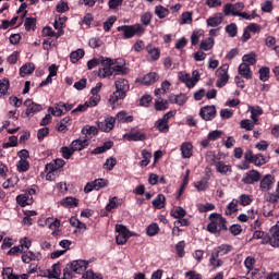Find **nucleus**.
<instances>
[{
  "instance_id": "nucleus-6",
  "label": "nucleus",
  "mask_w": 279,
  "mask_h": 279,
  "mask_svg": "<svg viewBox=\"0 0 279 279\" xmlns=\"http://www.w3.org/2000/svg\"><path fill=\"white\" fill-rule=\"evenodd\" d=\"M199 117H202L204 121H213V119L217 117V108H215V106H205L201 108Z\"/></svg>"
},
{
  "instance_id": "nucleus-32",
  "label": "nucleus",
  "mask_w": 279,
  "mask_h": 279,
  "mask_svg": "<svg viewBox=\"0 0 279 279\" xmlns=\"http://www.w3.org/2000/svg\"><path fill=\"white\" fill-rule=\"evenodd\" d=\"M201 49H203V51H210V49H213V47H215V39L213 37H209L205 40H203L201 43Z\"/></svg>"
},
{
  "instance_id": "nucleus-12",
  "label": "nucleus",
  "mask_w": 279,
  "mask_h": 279,
  "mask_svg": "<svg viewBox=\"0 0 279 279\" xmlns=\"http://www.w3.org/2000/svg\"><path fill=\"white\" fill-rule=\"evenodd\" d=\"M262 243H270L271 247H279V233L277 229H270V235L267 240H262Z\"/></svg>"
},
{
  "instance_id": "nucleus-58",
  "label": "nucleus",
  "mask_w": 279,
  "mask_h": 279,
  "mask_svg": "<svg viewBox=\"0 0 279 279\" xmlns=\"http://www.w3.org/2000/svg\"><path fill=\"white\" fill-rule=\"evenodd\" d=\"M197 207L199 213H208V210H215V205L211 203H207L205 205L199 204Z\"/></svg>"
},
{
  "instance_id": "nucleus-30",
  "label": "nucleus",
  "mask_w": 279,
  "mask_h": 279,
  "mask_svg": "<svg viewBox=\"0 0 279 279\" xmlns=\"http://www.w3.org/2000/svg\"><path fill=\"white\" fill-rule=\"evenodd\" d=\"M166 199L167 198L162 194L157 195L156 198L153 201L154 208H157L158 210L165 208Z\"/></svg>"
},
{
  "instance_id": "nucleus-47",
  "label": "nucleus",
  "mask_w": 279,
  "mask_h": 279,
  "mask_svg": "<svg viewBox=\"0 0 279 279\" xmlns=\"http://www.w3.org/2000/svg\"><path fill=\"white\" fill-rule=\"evenodd\" d=\"M114 167H117V159L113 157L107 159L104 165V169H106L107 171H112Z\"/></svg>"
},
{
  "instance_id": "nucleus-23",
  "label": "nucleus",
  "mask_w": 279,
  "mask_h": 279,
  "mask_svg": "<svg viewBox=\"0 0 279 279\" xmlns=\"http://www.w3.org/2000/svg\"><path fill=\"white\" fill-rule=\"evenodd\" d=\"M114 120L119 121V123H132V121H134V117L128 116V113L125 111H120L116 116Z\"/></svg>"
},
{
  "instance_id": "nucleus-22",
  "label": "nucleus",
  "mask_w": 279,
  "mask_h": 279,
  "mask_svg": "<svg viewBox=\"0 0 279 279\" xmlns=\"http://www.w3.org/2000/svg\"><path fill=\"white\" fill-rule=\"evenodd\" d=\"M209 265H211V267L214 269H217V267H222L223 266V260H221L219 258V254L216 253L215 251L211 253V256L209 258Z\"/></svg>"
},
{
  "instance_id": "nucleus-41",
  "label": "nucleus",
  "mask_w": 279,
  "mask_h": 279,
  "mask_svg": "<svg viewBox=\"0 0 279 279\" xmlns=\"http://www.w3.org/2000/svg\"><path fill=\"white\" fill-rule=\"evenodd\" d=\"M78 202L80 201L77 198H75V197H65L61 202V204H62V206L73 208V206H77Z\"/></svg>"
},
{
  "instance_id": "nucleus-29",
  "label": "nucleus",
  "mask_w": 279,
  "mask_h": 279,
  "mask_svg": "<svg viewBox=\"0 0 279 279\" xmlns=\"http://www.w3.org/2000/svg\"><path fill=\"white\" fill-rule=\"evenodd\" d=\"M214 252H216V254L219 256H226V254H230V252H232V245L221 244L220 246L216 247Z\"/></svg>"
},
{
  "instance_id": "nucleus-36",
  "label": "nucleus",
  "mask_w": 279,
  "mask_h": 279,
  "mask_svg": "<svg viewBox=\"0 0 279 279\" xmlns=\"http://www.w3.org/2000/svg\"><path fill=\"white\" fill-rule=\"evenodd\" d=\"M238 206H239V201L233 198L231 203L227 206L226 215L230 216L236 213V210H239Z\"/></svg>"
},
{
  "instance_id": "nucleus-52",
  "label": "nucleus",
  "mask_w": 279,
  "mask_h": 279,
  "mask_svg": "<svg viewBox=\"0 0 279 279\" xmlns=\"http://www.w3.org/2000/svg\"><path fill=\"white\" fill-rule=\"evenodd\" d=\"M10 88V81L8 78H3L0 81V94L5 95L8 89Z\"/></svg>"
},
{
  "instance_id": "nucleus-1",
  "label": "nucleus",
  "mask_w": 279,
  "mask_h": 279,
  "mask_svg": "<svg viewBox=\"0 0 279 279\" xmlns=\"http://www.w3.org/2000/svg\"><path fill=\"white\" fill-rule=\"evenodd\" d=\"M102 69L98 70L99 77H110L112 73L116 75H128V68L123 65H114L119 64V60L112 61L110 58L101 59Z\"/></svg>"
},
{
  "instance_id": "nucleus-13",
  "label": "nucleus",
  "mask_w": 279,
  "mask_h": 279,
  "mask_svg": "<svg viewBox=\"0 0 279 279\" xmlns=\"http://www.w3.org/2000/svg\"><path fill=\"white\" fill-rule=\"evenodd\" d=\"M71 269L75 274H82V271H86V269H88V262L82 259L74 260L71 264Z\"/></svg>"
},
{
  "instance_id": "nucleus-19",
  "label": "nucleus",
  "mask_w": 279,
  "mask_h": 279,
  "mask_svg": "<svg viewBox=\"0 0 279 279\" xmlns=\"http://www.w3.org/2000/svg\"><path fill=\"white\" fill-rule=\"evenodd\" d=\"M223 23V14L218 13L214 17L207 19L208 27H219Z\"/></svg>"
},
{
  "instance_id": "nucleus-55",
  "label": "nucleus",
  "mask_w": 279,
  "mask_h": 279,
  "mask_svg": "<svg viewBox=\"0 0 279 279\" xmlns=\"http://www.w3.org/2000/svg\"><path fill=\"white\" fill-rule=\"evenodd\" d=\"M184 247H186V244L184 243V241H181L175 245V250L179 258H184Z\"/></svg>"
},
{
  "instance_id": "nucleus-59",
  "label": "nucleus",
  "mask_w": 279,
  "mask_h": 279,
  "mask_svg": "<svg viewBox=\"0 0 279 279\" xmlns=\"http://www.w3.org/2000/svg\"><path fill=\"white\" fill-rule=\"evenodd\" d=\"M70 121H71V118H69V117L62 119L61 122L57 125L58 132H64V130H66V125H68V123H70Z\"/></svg>"
},
{
  "instance_id": "nucleus-20",
  "label": "nucleus",
  "mask_w": 279,
  "mask_h": 279,
  "mask_svg": "<svg viewBox=\"0 0 279 279\" xmlns=\"http://www.w3.org/2000/svg\"><path fill=\"white\" fill-rule=\"evenodd\" d=\"M124 138H126V141H145L147 138V135H145V133L142 132H135V133H126L124 134Z\"/></svg>"
},
{
  "instance_id": "nucleus-57",
  "label": "nucleus",
  "mask_w": 279,
  "mask_h": 279,
  "mask_svg": "<svg viewBox=\"0 0 279 279\" xmlns=\"http://www.w3.org/2000/svg\"><path fill=\"white\" fill-rule=\"evenodd\" d=\"M240 125L242 130H247L248 132L254 130V122L252 120H242Z\"/></svg>"
},
{
  "instance_id": "nucleus-49",
  "label": "nucleus",
  "mask_w": 279,
  "mask_h": 279,
  "mask_svg": "<svg viewBox=\"0 0 279 279\" xmlns=\"http://www.w3.org/2000/svg\"><path fill=\"white\" fill-rule=\"evenodd\" d=\"M24 27H25L26 32H29V29H34V27H36V19L26 17V20L24 22Z\"/></svg>"
},
{
  "instance_id": "nucleus-54",
  "label": "nucleus",
  "mask_w": 279,
  "mask_h": 279,
  "mask_svg": "<svg viewBox=\"0 0 279 279\" xmlns=\"http://www.w3.org/2000/svg\"><path fill=\"white\" fill-rule=\"evenodd\" d=\"M120 204H121V199H119L117 196H114L112 199H110V202L106 208H107V210H112L114 208H119Z\"/></svg>"
},
{
  "instance_id": "nucleus-10",
  "label": "nucleus",
  "mask_w": 279,
  "mask_h": 279,
  "mask_svg": "<svg viewBox=\"0 0 279 279\" xmlns=\"http://www.w3.org/2000/svg\"><path fill=\"white\" fill-rule=\"evenodd\" d=\"M260 181V172L257 170H251L246 173V175L242 179L244 184H255V182Z\"/></svg>"
},
{
  "instance_id": "nucleus-62",
  "label": "nucleus",
  "mask_w": 279,
  "mask_h": 279,
  "mask_svg": "<svg viewBox=\"0 0 279 279\" xmlns=\"http://www.w3.org/2000/svg\"><path fill=\"white\" fill-rule=\"evenodd\" d=\"M199 38H202V31H194L191 36V44L197 45L199 43Z\"/></svg>"
},
{
  "instance_id": "nucleus-11",
  "label": "nucleus",
  "mask_w": 279,
  "mask_h": 279,
  "mask_svg": "<svg viewBox=\"0 0 279 279\" xmlns=\"http://www.w3.org/2000/svg\"><path fill=\"white\" fill-rule=\"evenodd\" d=\"M116 121L113 117L107 118L102 122H98V129L101 132H110L113 130Z\"/></svg>"
},
{
  "instance_id": "nucleus-14",
  "label": "nucleus",
  "mask_w": 279,
  "mask_h": 279,
  "mask_svg": "<svg viewBox=\"0 0 279 279\" xmlns=\"http://www.w3.org/2000/svg\"><path fill=\"white\" fill-rule=\"evenodd\" d=\"M274 182H276V179L274 178V175L271 174H266L260 183L259 186L263 191H269V189H271V186H274Z\"/></svg>"
},
{
  "instance_id": "nucleus-5",
  "label": "nucleus",
  "mask_w": 279,
  "mask_h": 279,
  "mask_svg": "<svg viewBox=\"0 0 279 279\" xmlns=\"http://www.w3.org/2000/svg\"><path fill=\"white\" fill-rule=\"evenodd\" d=\"M228 69H230V65L223 64L217 70L219 80L217 81L216 85L218 88H223V86L228 84V80H230V75H228Z\"/></svg>"
},
{
  "instance_id": "nucleus-26",
  "label": "nucleus",
  "mask_w": 279,
  "mask_h": 279,
  "mask_svg": "<svg viewBox=\"0 0 279 279\" xmlns=\"http://www.w3.org/2000/svg\"><path fill=\"white\" fill-rule=\"evenodd\" d=\"M99 130L96 126L83 128L82 133L85 134V138L90 141L93 136H97Z\"/></svg>"
},
{
  "instance_id": "nucleus-43",
  "label": "nucleus",
  "mask_w": 279,
  "mask_h": 279,
  "mask_svg": "<svg viewBox=\"0 0 279 279\" xmlns=\"http://www.w3.org/2000/svg\"><path fill=\"white\" fill-rule=\"evenodd\" d=\"M17 171H20V173H25V171H27V169H29V161L27 159H21L17 165Z\"/></svg>"
},
{
  "instance_id": "nucleus-21",
  "label": "nucleus",
  "mask_w": 279,
  "mask_h": 279,
  "mask_svg": "<svg viewBox=\"0 0 279 279\" xmlns=\"http://www.w3.org/2000/svg\"><path fill=\"white\" fill-rule=\"evenodd\" d=\"M36 71V65L34 63H26L20 69L21 77H25V75H32Z\"/></svg>"
},
{
  "instance_id": "nucleus-63",
  "label": "nucleus",
  "mask_w": 279,
  "mask_h": 279,
  "mask_svg": "<svg viewBox=\"0 0 279 279\" xmlns=\"http://www.w3.org/2000/svg\"><path fill=\"white\" fill-rule=\"evenodd\" d=\"M221 134H223V132L216 130V131H211L209 132L207 138L208 141H217V138L221 137Z\"/></svg>"
},
{
  "instance_id": "nucleus-35",
  "label": "nucleus",
  "mask_w": 279,
  "mask_h": 279,
  "mask_svg": "<svg viewBox=\"0 0 279 279\" xmlns=\"http://www.w3.org/2000/svg\"><path fill=\"white\" fill-rule=\"evenodd\" d=\"M112 145H114V143L106 142L102 146L96 147L92 150V154H104L105 151H108V149H112Z\"/></svg>"
},
{
  "instance_id": "nucleus-8",
  "label": "nucleus",
  "mask_w": 279,
  "mask_h": 279,
  "mask_svg": "<svg viewBox=\"0 0 279 279\" xmlns=\"http://www.w3.org/2000/svg\"><path fill=\"white\" fill-rule=\"evenodd\" d=\"M245 8V4H243V2H236L234 4L232 3H227L223 7V13L225 16H230V14L232 16H234V12H242V10Z\"/></svg>"
},
{
  "instance_id": "nucleus-51",
  "label": "nucleus",
  "mask_w": 279,
  "mask_h": 279,
  "mask_svg": "<svg viewBox=\"0 0 279 279\" xmlns=\"http://www.w3.org/2000/svg\"><path fill=\"white\" fill-rule=\"evenodd\" d=\"M169 108V101L168 100H157L155 102V109L162 111V110H167Z\"/></svg>"
},
{
  "instance_id": "nucleus-28",
  "label": "nucleus",
  "mask_w": 279,
  "mask_h": 279,
  "mask_svg": "<svg viewBox=\"0 0 279 279\" xmlns=\"http://www.w3.org/2000/svg\"><path fill=\"white\" fill-rule=\"evenodd\" d=\"M174 228L172 229V234H177L180 236V226H189V219L186 218H179V220L174 221Z\"/></svg>"
},
{
  "instance_id": "nucleus-24",
  "label": "nucleus",
  "mask_w": 279,
  "mask_h": 279,
  "mask_svg": "<svg viewBox=\"0 0 279 279\" xmlns=\"http://www.w3.org/2000/svg\"><path fill=\"white\" fill-rule=\"evenodd\" d=\"M181 154L183 158H191L193 156V144L192 143H183L181 145Z\"/></svg>"
},
{
  "instance_id": "nucleus-60",
  "label": "nucleus",
  "mask_w": 279,
  "mask_h": 279,
  "mask_svg": "<svg viewBox=\"0 0 279 279\" xmlns=\"http://www.w3.org/2000/svg\"><path fill=\"white\" fill-rule=\"evenodd\" d=\"M240 204L241 206H250V204H252V196L247 194H242L240 196Z\"/></svg>"
},
{
  "instance_id": "nucleus-2",
  "label": "nucleus",
  "mask_w": 279,
  "mask_h": 279,
  "mask_svg": "<svg viewBox=\"0 0 279 279\" xmlns=\"http://www.w3.org/2000/svg\"><path fill=\"white\" fill-rule=\"evenodd\" d=\"M114 86L117 90L110 96L109 104H117L120 99H125L130 90V83L125 78L116 81Z\"/></svg>"
},
{
  "instance_id": "nucleus-38",
  "label": "nucleus",
  "mask_w": 279,
  "mask_h": 279,
  "mask_svg": "<svg viewBox=\"0 0 279 279\" xmlns=\"http://www.w3.org/2000/svg\"><path fill=\"white\" fill-rule=\"evenodd\" d=\"M146 51L150 58V60H158L160 58V50L158 48H151V47H147Z\"/></svg>"
},
{
  "instance_id": "nucleus-34",
  "label": "nucleus",
  "mask_w": 279,
  "mask_h": 279,
  "mask_svg": "<svg viewBox=\"0 0 279 279\" xmlns=\"http://www.w3.org/2000/svg\"><path fill=\"white\" fill-rule=\"evenodd\" d=\"M2 276H7L8 279H27L29 278V276H27V274L24 275H12L11 269L7 268L2 270Z\"/></svg>"
},
{
  "instance_id": "nucleus-17",
  "label": "nucleus",
  "mask_w": 279,
  "mask_h": 279,
  "mask_svg": "<svg viewBox=\"0 0 279 279\" xmlns=\"http://www.w3.org/2000/svg\"><path fill=\"white\" fill-rule=\"evenodd\" d=\"M239 75H241L245 80H252V70H250V64L241 63L239 65Z\"/></svg>"
},
{
  "instance_id": "nucleus-48",
  "label": "nucleus",
  "mask_w": 279,
  "mask_h": 279,
  "mask_svg": "<svg viewBox=\"0 0 279 279\" xmlns=\"http://www.w3.org/2000/svg\"><path fill=\"white\" fill-rule=\"evenodd\" d=\"M95 191H99V189H104L108 186V181L105 179H96L93 181Z\"/></svg>"
},
{
  "instance_id": "nucleus-42",
  "label": "nucleus",
  "mask_w": 279,
  "mask_h": 279,
  "mask_svg": "<svg viewBox=\"0 0 279 279\" xmlns=\"http://www.w3.org/2000/svg\"><path fill=\"white\" fill-rule=\"evenodd\" d=\"M242 60H243V63L254 66V64H256V54L255 53L244 54L242 57Z\"/></svg>"
},
{
  "instance_id": "nucleus-39",
  "label": "nucleus",
  "mask_w": 279,
  "mask_h": 279,
  "mask_svg": "<svg viewBox=\"0 0 279 279\" xmlns=\"http://www.w3.org/2000/svg\"><path fill=\"white\" fill-rule=\"evenodd\" d=\"M142 158L143 160L140 162L141 167H147V165H149L150 160H151V153H149L148 150H142Z\"/></svg>"
},
{
  "instance_id": "nucleus-64",
  "label": "nucleus",
  "mask_w": 279,
  "mask_h": 279,
  "mask_svg": "<svg viewBox=\"0 0 279 279\" xmlns=\"http://www.w3.org/2000/svg\"><path fill=\"white\" fill-rule=\"evenodd\" d=\"M226 32L231 36V38H234V36H236V24H229L226 27Z\"/></svg>"
},
{
  "instance_id": "nucleus-46",
  "label": "nucleus",
  "mask_w": 279,
  "mask_h": 279,
  "mask_svg": "<svg viewBox=\"0 0 279 279\" xmlns=\"http://www.w3.org/2000/svg\"><path fill=\"white\" fill-rule=\"evenodd\" d=\"M160 228L157 223H151L147 227L146 232L148 236H156V234L159 232Z\"/></svg>"
},
{
  "instance_id": "nucleus-56",
  "label": "nucleus",
  "mask_w": 279,
  "mask_h": 279,
  "mask_svg": "<svg viewBox=\"0 0 279 279\" xmlns=\"http://www.w3.org/2000/svg\"><path fill=\"white\" fill-rule=\"evenodd\" d=\"M75 150H73V147L69 148L66 146L61 148V154L63 156V158H65V160H69V158H71V156H73Z\"/></svg>"
},
{
  "instance_id": "nucleus-40",
  "label": "nucleus",
  "mask_w": 279,
  "mask_h": 279,
  "mask_svg": "<svg viewBox=\"0 0 279 279\" xmlns=\"http://www.w3.org/2000/svg\"><path fill=\"white\" fill-rule=\"evenodd\" d=\"M172 217H174V219H182L184 217H186V210L182 207H175L172 211H171Z\"/></svg>"
},
{
  "instance_id": "nucleus-44",
  "label": "nucleus",
  "mask_w": 279,
  "mask_h": 279,
  "mask_svg": "<svg viewBox=\"0 0 279 279\" xmlns=\"http://www.w3.org/2000/svg\"><path fill=\"white\" fill-rule=\"evenodd\" d=\"M20 250L25 254V250H29L32 247V240L27 238H23L20 240Z\"/></svg>"
},
{
  "instance_id": "nucleus-7",
  "label": "nucleus",
  "mask_w": 279,
  "mask_h": 279,
  "mask_svg": "<svg viewBox=\"0 0 279 279\" xmlns=\"http://www.w3.org/2000/svg\"><path fill=\"white\" fill-rule=\"evenodd\" d=\"M118 32H123L124 38H133L142 32L141 25L119 26Z\"/></svg>"
},
{
  "instance_id": "nucleus-33",
  "label": "nucleus",
  "mask_w": 279,
  "mask_h": 279,
  "mask_svg": "<svg viewBox=\"0 0 279 279\" xmlns=\"http://www.w3.org/2000/svg\"><path fill=\"white\" fill-rule=\"evenodd\" d=\"M191 23H193V12H183L181 14L180 25H191Z\"/></svg>"
},
{
  "instance_id": "nucleus-15",
  "label": "nucleus",
  "mask_w": 279,
  "mask_h": 279,
  "mask_svg": "<svg viewBox=\"0 0 279 279\" xmlns=\"http://www.w3.org/2000/svg\"><path fill=\"white\" fill-rule=\"evenodd\" d=\"M71 147L73 151H82V149H85V147H88V140L86 137L74 140L71 144Z\"/></svg>"
},
{
  "instance_id": "nucleus-45",
  "label": "nucleus",
  "mask_w": 279,
  "mask_h": 279,
  "mask_svg": "<svg viewBox=\"0 0 279 279\" xmlns=\"http://www.w3.org/2000/svg\"><path fill=\"white\" fill-rule=\"evenodd\" d=\"M60 274H61V270H60V264H54L52 266V271H49L48 272V278H60Z\"/></svg>"
},
{
  "instance_id": "nucleus-37",
  "label": "nucleus",
  "mask_w": 279,
  "mask_h": 279,
  "mask_svg": "<svg viewBox=\"0 0 279 279\" xmlns=\"http://www.w3.org/2000/svg\"><path fill=\"white\" fill-rule=\"evenodd\" d=\"M84 58V50L83 49H77L70 54L71 62L75 64V62L82 60Z\"/></svg>"
},
{
  "instance_id": "nucleus-61",
  "label": "nucleus",
  "mask_w": 279,
  "mask_h": 279,
  "mask_svg": "<svg viewBox=\"0 0 279 279\" xmlns=\"http://www.w3.org/2000/svg\"><path fill=\"white\" fill-rule=\"evenodd\" d=\"M82 279H104V277H101V275H95L93 270H87Z\"/></svg>"
},
{
  "instance_id": "nucleus-31",
  "label": "nucleus",
  "mask_w": 279,
  "mask_h": 279,
  "mask_svg": "<svg viewBox=\"0 0 279 279\" xmlns=\"http://www.w3.org/2000/svg\"><path fill=\"white\" fill-rule=\"evenodd\" d=\"M155 14L158 19H167V16H169V9L162 5H157L155 7Z\"/></svg>"
},
{
  "instance_id": "nucleus-3",
  "label": "nucleus",
  "mask_w": 279,
  "mask_h": 279,
  "mask_svg": "<svg viewBox=\"0 0 279 279\" xmlns=\"http://www.w3.org/2000/svg\"><path fill=\"white\" fill-rule=\"evenodd\" d=\"M209 220L210 223L207 226V230L211 232V234H219L221 230H228L226 218L221 217L220 214H211Z\"/></svg>"
},
{
  "instance_id": "nucleus-27",
  "label": "nucleus",
  "mask_w": 279,
  "mask_h": 279,
  "mask_svg": "<svg viewBox=\"0 0 279 279\" xmlns=\"http://www.w3.org/2000/svg\"><path fill=\"white\" fill-rule=\"evenodd\" d=\"M216 171H218V173H222V175H226V173L232 172V166L218 161L216 163Z\"/></svg>"
},
{
  "instance_id": "nucleus-16",
  "label": "nucleus",
  "mask_w": 279,
  "mask_h": 279,
  "mask_svg": "<svg viewBox=\"0 0 279 279\" xmlns=\"http://www.w3.org/2000/svg\"><path fill=\"white\" fill-rule=\"evenodd\" d=\"M16 202L23 207L32 206V204H34V198H32L31 194H21L16 197Z\"/></svg>"
},
{
  "instance_id": "nucleus-9",
  "label": "nucleus",
  "mask_w": 279,
  "mask_h": 279,
  "mask_svg": "<svg viewBox=\"0 0 279 279\" xmlns=\"http://www.w3.org/2000/svg\"><path fill=\"white\" fill-rule=\"evenodd\" d=\"M24 106L26 107L27 117H29V116L34 117V114H36V112H40V110H43V106L32 101V99L25 100Z\"/></svg>"
},
{
  "instance_id": "nucleus-50",
  "label": "nucleus",
  "mask_w": 279,
  "mask_h": 279,
  "mask_svg": "<svg viewBox=\"0 0 279 279\" xmlns=\"http://www.w3.org/2000/svg\"><path fill=\"white\" fill-rule=\"evenodd\" d=\"M267 162L265 160V157L262 154L254 155L253 157V163L256 165V167H263Z\"/></svg>"
},
{
  "instance_id": "nucleus-4",
  "label": "nucleus",
  "mask_w": 279,
  "mask_h": 279,
  "mask_svg": "<svg viewBox=\"0 0 279 279\" xmlns=\"http://www.w3.org/2000/svg\"><path fill=\"white\" fill-rule=\"evenodd\" d=\"M116 232H118V235L116 236V243L118 245H125L130 239V230H128V227L123 225H117Z\"/></svg>"
},
{
  "instance_id": "nucleus-53",
  "label": "nucleus",
  "mask_w": 279,
  "mask_h": 279,
  "mask_svg": "<svg viewBox=\"0 0 279 279\" xmlns=\"http://www.w3.org/2000/svg\"><path fill=\"white\" fill-rule=\"evenodd\" d=\"M259 80L262 82H267V80H269V68L264 66L259 69Z\"/></svg>"
},
{
  "instance_id": "nucleus-18",
  "label": "nucleus",
  "mask_w": 279,
  "mask_h": 279,
  "mask_svg": "<svg viewBox=\"0 0 279 279\" xmlns=\"http://www.w3.org/2000/svg\"><path fill=\"white\" fill-rule=\"evenodd\" d=\"M156 82H158V74H156V72L146 74L142 80L144 86H151V84H156Z\"/></svg>"
},
{
  "instance_id": "nucleus-25",
  "label": "nucleus",
  "mask_w": 279,
  "mask_h": 279,
  "mask_svg": "<svg viewBox=\"0 0 279 279\" xmlns=\"http://www.w3.org/2000/svg\"><path fill=\"white\" fill-rule=\"evenodd\" d=\"M155 128H157L159 132L167 134V132H169V121L161 118L155 123Z\"/></svg>"
}]
</instances>
